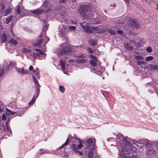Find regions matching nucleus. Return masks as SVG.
<instances>
[{
    "instance_id": "f257e3e1",
    "label": "nucleus",
    "mask_w": 158,
    "mask_h": 158,
    "mask_svg": "<svg viewBox=\"0 0 158 158\" xmlns=\"http://www.w3.org/2000/svg\"><path fill=\"white\" fill-rule=\"evenodd\" d=\"M116 144L122 148L120 154L122 158H129L127 155L131 152L134 153L136 151V148L133 147L132 145L123 135L118 136Z\"/></svg>"
},
{
    "instance_id": "f03ea898",
    "label": "nucleus",
    "mask_w": 158,
    "mask_h": 158,
    "mask_svg": "<svg viewBox=\"0 0 158 158\" xmlns=\"http://www.w3.org/2000/svg\"><path fill=\"white\" fill-rule=\"evenodd\" d=\"M87 7V6H84L81 7L79 10L80 15L85 18H89L93 17L94 14L91 11H88Z\"/></svg>"
},
{
    "instance_id": "7ed1b4c3",
    "label": "nucleus",
    "mask_w": 158,
    "mask_h": 158,
    "mask_svg": "<svg viewBox=\"0 0 158 158\" xmlns=\"http://www.w3.org/2000/svg\"><path fill=\"white\" fill-rule=\"evenodd\" d=\"M75 137L72 136H69L67 138L66 141L58 149V150H59L60 148H62L63 147H66L67 145L69 144V142L70 141V139L71 140L72 142L73 141V139H77L80 143L79 145H77V147H78V149H81L82 147V145L81 143L80 142V139L78 138L75 135H74Z\"/></svg>"
},
{
    "instance_id": "20e7f679",
    "label": "nucleus",
    "mask_w": 158,
    "mask_h": 158,
    "mask_svg": "<svg viewBox=\"0 0 158 158\" xmlns=\"http://www.w3.org/2000/svg\"><path fill=\"white\" fill-rule=\"evenodd\" d=\"M71 49L70 48L66 43L64 44L60 48L56 51L58 55H61L64 53L69 52L71 51Z\"/></svg>"
},
{
    "instance_id": "39448f33",
    "label": "nucleus",
    "mask_w": 158,
    "mask_h": 158,
    "mask_svg": "<svg viewBox=\"0 0 158 158\" xmlns=\"http://www.w3.org/2000/svg\"><path fill=\"white\" fill-rule=\"evenodd\" d=\"M49 39L45 35H41L39 39L34 44L35 46H40L42 43L46 44L49 40Z\"/></svg>"
},
{
    "instance_id": "423d86ee",
    "label": "nucleus",
    "mask_w": 158,
    "mask_h": 158,
    "mask_svg": "<svg viewBox=\"0 0 158 158\" xmlns=\"http://www.w3.org/2000/svg\"><path fill=\"white\" fill-rule=\"evenodd\" d=\"M41 87L40 85V84L38 85V86L36 85V97L35 96H34L33 99L32 100L29 102V105H32L34 103H35V98L37 97L39 95V93L40 92V88Z\"/></svg>"
},
{
    "instance_id": "0eeeda50",
    "label": "nucleus",
    "mask_w": 158,
    "mask_h": 158,
    "mask_svg": "<svg viewBox=\"0 0 158 158\" xmlns=\"http://www.w3.org/2000/svg\"><path fill=\"white\" fill-rule=\"evenodd\" d=\"M85 23H81V25L84 31L88 33H92L93 32V31L92 29V27L91 28L87 25H85Z\"/></svg>"
},
{
    "instance_id": "6e6552de",
    "label": "nucleus",
    "mask_w": 158,
    "mask_h": 158,
    "mask_svg": "<svg viewBox=\"0 0 158 158\" xmlns=\"http://www.w3.org/2000/svg\"><path fill=\"white\" fill-rule=\"evenodd\" d=\"M44 52L41 51V50L35 49L34 50V52L32 54L33 58L35 59L37 58V57H39L41 55H43Z\"/></svg>"
},
{
    "instance_id": "1a4fd4ad",
    "label": "nucleus",
    "mask_w": 158,
    "mask_h": 158,
    "mask_svg": "<svg viewBox=\"0 0 158 158\" xmlns=\"http://www.w3.org/2000/svg\"><path fill=\"white\" fill-rule=\"evenodd\" d=\"M129 25H130L132 28H136L138 29L139 27V25L137 22L135 20L132 19L129 20L128 22Z\"/></svg>"
},
{
    "instance_id": "9d476101",
    "label": "nucleus",
    "mask_w": 158,
    "mask_h": 158,
    "mask_svg": "<svg viewBox=\"0 0 158 158\" xmlns=\"http://www.w3.org/2000/svg\"><path fill=\"white\" fill-rule=\"evenodd\" d=\"M62 28V29L59 30L60 35L63 37V38L66 39L67 37L65 34V30L66 29V27L64 26H63Z\"/></svg>"
},
{
    "instance_id": "9b49d317",
    "label": "nucleus",
    "mask_w": 158,
    "mask_h": 158,
    "mask_svg": "<svg viewBox=\"0 0 158 158\" xmlns=\"http://www.w3.org/2000/svg\"><path fill=\"white\" fill-rule=\"evenodd\" d=\"M49 2L48 1H45L44 2L43 4V7L45 8L46 10H44V12L46 13L49 11L50 9L49 6Z\"/></svg>"
},
{
    "instance_id": "f8f14e48",
    "label": "nucleus",
    "mask_w": 158,
    "mask_h": 158,
    "mask_svg": "<svg viewBox=\"0 0 158 158\" xmlns=\"http://www.w3.org/2000/svg\"><path fill=\"white\" fill-rule=\"evenodd\" d=\"M146 154L148 155H153L156 154V151L152 148L147 149L146 148V151L145 152Z\"/></svg>"
},
{
    "instance_id": "ddd939ff",
    "label": "nucleus",
    "mask_w": 158,
    "mask_h": 158,
    "mask_svg": "<svg viewBox=\"0 0 158 158\" xmlns=\"http://www.w3.org/2000/svg\"><path fill=\"white\" fill-rule=\"evenodd\" d=\"M22 51L23 52L26 53L27 55V56H31L32 53L31 52V50L28 48H23L22 49Z\"/></svg>"
},
{
    "instance_id": "4468645a",
    "label": "nucleus",
    "mask_w": 158,
    "mask_h": 158,
    "mask_svg": "<svg viewBox=\"0 0 158 158\" xmlns=\"http://www.w3.org/2000/svg\"><path fill=\"white\" fill-rule=\"evenodd\" d=\"M93 142V140L90 139H88L87 141V143L85 148L88 149L90 146L92 144Z\"/></svg>"
},
{
    "instance_id": "2eb2a0df",
    "label": "nucleus",
    "mask_w": 158,
    "mask_h": 158,
    "mask_svg": "<svg viewBox=\"0 0 158 158\" xmlns=\"http://www.w3.org/2000/svg\"><path fill=\"white\" fill-rule=\"evenodd\" d=\"M43 12H44V10L42 9H38L32 11H31V13L39 15L42 14Z\"/></svg>"
},
{
    "instance_id": "dca6fc26",
    "label": "nucleus",
    "mask_w": 158,
    "mask_h": 158,
    "mask_svg": "<svg viewBox=\"0 0 158 158\" xmlns=\"http://www.w3.org/2000/svg\"><path fill=\"white\" fill-rule=\"evenodd\" d=\"M92 147L90 151L88 153V158H93V151L92 150L95 148V144L94 143L93 144Z\"/></svg>"
},
{
    "instance_id": "f3484780",
    "label": "nucleus",
    "mask_w": 158,
    "mask_h": 158,
    "mask_svg": "<svg viewBox=\"0 0 158 158\" xmlns=\"http://www.w3.org/2000/svg\"><path fill=\"white\" fill-rule=\"evenodd\" d=\"M72 151L74 152V153H77L78 152L77 148V147L76 145L73 144L71 146Z\"/></svg>"
},
{
    "instance_id": "a211bd4d",
    "label": "nucleus",
    "mask_w": 158,
    "mask_h": 158,
    "mask_svg": "<svg viewBox=\"0 0 158 158\" xmlns=\"http://www.w3.org/2000/svg\"><path fill=\"white\" fill-rule=\"evenodd\" d=\"M150 69L151 71L158 70V65H154L151 64L149 65Z\"/></svg>"
},
{
    "instance_id": "6ab92c4d",
    "label": "nucleus",
    "mask_w": 158,
    "mask_h": 158,
    "mask_svg": "<svg viewBox=\"0 0 158 158\" xmlns=\"http://www.w3.org/2000/svg\"><path fill=\"white\" fill-rule=\"evenodd\" d=\"M8 43L11 45L15 46L18 43V42L16 40L11 39L9 41Z\"/></svg>"
},
{
    "instance_id": "aec40b11",
    "label": "nucleus",
    "mask_w": 158,
    "mask_h": 158,
    "mask_svg": "<svg viewBox=\"0 0 158 158\" xmlns=\"http://www.w3.org/2000/svg\"><path fill=\"white\" fill-rule=\"evenodd\" d=\"M89 44L92 46H95L97 44V41L94 39H90L89 41Z\"/></svg>"
},
{
    "instance_id": "412c9836",
    "label": "nucleus",
    "mask_w": 158,
    "mask_h": 158,
    "mask_svg": "<svg viewBox=\"0 0 158 158\" xmlns=\"http://www.w3.org/2000/svg\"><path fill=\"white\" fill-rule=\"evenodd\" d=\"M60 65L61 66V69L64 70L65 68V62L63 60H61L60 62Z\"/></svg>"
},
{
    "instance_id": "4be33fe9",
    "label": "nucleus",
    "mask_w": 158,
    "mask_h": 158,
    "mask_svg": "<svg viewBox=\"0 0 158 158\" xmlns=\"http://www.w3.org/2000/svg\"><path fill=\"white\" fill-rule=\"evenodd\" d=\"M87 62V59L86 58L83 59H80L77 60V63L84 64Z\"/></svg>"
},
{
    "instance_id": "5701e85b",
    "label": "nucleus",
    "mask_w": 158,
    "mask_h": 158,
    "mask_svg": "<svg viewBox=\"0 0 158 158\" xmlns=\"http://www.w3.org/2000/svg\"><path fill=\"white\" fill-rule=\"evenodd\" d=\"M144 145L146 146V148H147V149H149V148H151L152 146V144L149 143L148 139H147V143H145Z\"/></svg>"
},
{
    "instance_id": "b1692460",
    "label": "nucleus",
    "mask_w": 158,
    "mask_h": 158,
    "mask_svg": "<svg viewBox=\"0 0 158 158\" xmlns=\"http://www.w3.org/2000/svg\"><path fill=\"white\" fill-rule=\"evenodd\" d=\"M92 30H93L95 33H99L100 32V29L98 27H92Z\"/></svg>"
},
{
    "instance_id": "393cba45",
    "label": "nucleus",
    "mask_w": 158,
    "mask_h": 158,
    "mask_svg": "<svg viewBox=\"0 0 158 158\" xmlns=\"http://www.w3.org/2000/svg\"><path fill=\"white\" fill-rule=\"evenodd\" d=\"M15 63L14 62H10L9 64V65L7 66H6V69H5V70L7 71V70L9 69V68L10 67H12V66H15Z\"/></svg>"
},
{
    "instance_id": "a878e982",
    "label": "nucleus",
    "mask_w": 158,
    "mask_h": 158,
    "mask_svg": "<svg viewBox=\"0 0 158 158\" xmlns=\"http://www.w3.org/2000/svg\"><path fill=\"white\" fill-rule=\"evenodd\" d=\"M11 10L10 8H8L7 9H6L4 12L3 13L4 14L3 15L4 16H5L9 14Z\"/></svg>"
},
{
    "instance_id": "bb28decb",
    "label": "nucleus",
    "mask_w": 158,
    "mask_h": 158,
    "mask_svg": "<svg viewBox=\"0 0 158 158\" xmlns=\"http://www.w3.org/2000/svg\"><path fill=\"white\" fill-rule=\"evenodd\" d=\"M147 139H141L139 140V141L138 142V143H140L142 145H144L145 143H147Z\"/></svg>"
},
{
    "instance_id": "cd10ccee",
    "label": "nucleus",
    "mask_w": 158,
    "mask_h": 158,
    "mask_svg": "<svg viewBox=\"0 0 158 158\" xmlns=\"http://www.w3.org/2000/svg\"><path fill=\"white\" fill-rule=\"evenodd\" d=\"M125 48L127 49L130 50H132L133 49V48L129 44H128L125 45Z\"/></svg>"
},
{
    "instance_id": "c85d7f7f",
    "label": "nucleus",
    "mask_w": 158,
    "mask_h": 158,
    "mask_svg": "<svg viewBox=\"0 0 158 158\" xmlns=\"http://www.w3.org/2000/svg\"><path fill=\"white\" fill-rule=\"evenodd\" d=\"M2 39V41L3 42H5L6 41L7 36L5 33L3 34Z\"/></svg>"
},
{
    "instance_id": "c756f323",
    "label": "nucleus",
    "mask_w": 158,
    "mask_h": 158,
    "mask_svg": "<svg viewBox=\"0 0 158 158\" xmlns=\"http://www.w3.org/2000/svg\"><path fill=\"white\" fill-rule=\"evenodd\" d=\"M13 16H10L6 19V24H8L12 19V18Z\"/></svg>"
},
{
    "instance_id": "7c9ffc66",
    "label": "nucleus",
    "mask_w": 158,
    "mask_h": 158,
    "mask_svg": "<svg viewBox=\"0 0 158 158\" xmlns=\"http://www.w3.org/2000/svg\"><path fill=\"white\" fill-rule=\"evenodd\" d=\"M20 6H17L15 8V12H16L18 14H19L20 12Z\"/></svg>"
},
{
    "instance_id": "2f4dec72",
    "label": "nucleus",
    "mask_w": 158,
    "mask_h": 158,
    "mask_svg": "<svg viewBox=\"0 0 158 158\" xmlns=\"http://www.w3.org/2000/svg\"><path fill=\"white\" fill-rule=\"evenodd\" d=\"M153 58H154L153 56H150L146 57L145 58V60L147 61H151L152 60Z\"/></svg>"
},
{
    "instance_id": "473e14b6",
    "label": "nucleus",
    "mask_w": 158,
    "mask_h": 158,
    "mask_svg": "<svg viewBox=\"0 0 158 158\" xmlns=\"http://www.w3.org/2000/svg\"><path fill=\"white\" fill-rule=\"evenodd\" d=\"M16 70L17 72L21 74H23V68L21 69H17L16 68Z\"/></svg>"
},
{
    "instance_id": "72a5a7b5",
    "label": "nucleus",
    "mask_w": 158,
    "mask_h": 158,
    "mask_svg": "<svg viewBox=\"0 0 158 158\" xmlns=\"http://www.w3.org/2000/svg\"><path fill=\"white\" fill-rule=\"evenodd\" d=\"M0 7L1 8L0 13L2 14L3 11L4 9V4H3L2 3V4L0 6Z\"/></svg>"
},
{
    "instance_id": "f704fd0d",
    "label": "nucleus",
    "mask_w": 158,
    "mask_h": 158,
    "mask_svg": "<svg viewBox=\"0 0 158 158\" xmlns=\"http://www.w3.org/2000/svg\"><path fill=\"white\" fill-rule=\"evenodd\" d=\"M59 90L62 93H64L65 90V88L63 86L59 87Z\"/></svg>"
},
{
    "instance_id": "c9c22d12",
    "label": "nucleus",
    "mask_w": 158,
    "mask_h": 158,
    "mask_svg": "<svg viewBox=\"0 0 158 158\" xmlns=\"http://www.w3.org/2000/svg\"><path fill=\"white\" fill-rule=\"evenodd\" d=\"M135 58L138 60H140L143 59V57L142 56L138 55L135 56Z\"/></svg>"
},
{
    "instance_id": "e433bc0d",
    "label": "nucleus",
    "mask_w": 158,
    "mask_h": 158,
    "mask_svg": "<svg viewBox=\"0 0 158 158\" xmlns=\"http://www.w3.org/2000/svg\"><path fill=\"white\" fill-rule=\"evenodd\" d=\"M110 34L111 35H114L115 34L116 31L113 29H110L109 31Z\"/></svg>"
},
{
    "instance_id": "4c0bfd02",
    "label": "nucleus",
    "mask_w": 158,
    "mask_h": 158,
    "mask_svg": "<svg viewBox=\"0 0 158 158\" xmlns=\"http://www.w3.org/2000/svg\"><path fill=\"white\" fill-rule=\"evenodd\" d=\"M4 68L0 69V77L2 76L4 73Z\"/></svg>"
},
{
    "instance_id": "58836bf2",
    "label": "nucleus",
    "mask_w": 158,
    "mask_h": 158,
    "mask_svg": "<svg viewBox=\"0 0 158 158\" xmlns=\"http://www.w3.org/2000/svg\"><path fill=\"white\" fill-rule=\"evenodd\" d=\"M0 130L2 131H6L5 126H4L3 124H2V126H0Z\"/></svg>"
},
{
    "instance_id": "ea45409f",
    "label": "nucleus",
    "mask_w": 158,
    "mask_h": 158,
    "mask_svg": "<svg viewBox=\"0 0 158 158\" xmlns=\"http://www.w3.org/2000/svg\"><path fill=\"white\" fill-rule=\"evenodd\" d=\"M90 64L94 66H95L96 64L95 61L93 60H91L90 62Z\"/></svg>"
},
{
    "instance_id": "a19ab883",
    "label": "nucleus",
    "mask_w": 158,
    "mask_h": 158,
    "mask_svg": "<svg viewBox=\"0 0 158 158\" xmlns=\"http://www.w3.org/2000/svg\"><path fill=\"white\" fill-rule=\"evenodd\" d=\"M144 64V62L143 60H140L138 61L137 62L136 64L138 65H139L140 64Z\"/></svg>"
},
{
    "instance_id": "79ce46f5",
    "label": "nucleus",
    "mask_w": 158,
    "mask_h": 158,
    "mask_svg": "<svg viewBox=\"0 0 158 158\" xmlns=\"http://www.w3.org/2000/svg\"><path fill=\"white\" fill-rule=\"evenodd\" d=\"M146 50L147 51L150 53L152 52V48L150 47H148L146 49Z\"/></svg>"
},
{
    "instance_id": "37998d69",
    "label": "nucleus",
    "mask_w": 158,
    "mask_h": 158,
    "mask_svg": "<svg viewBox=\"0 0 158 158\" xmlns=\"http://www.w3.org/2000/svg\"><path fill=\"white\" fill-rule=\"evenodd\" d=\"M69 28L70 30H74L76 29V27L70 26L69 27Z\"/></svg>"
},
{
    "instance_id": "c03bdc74",
    "label": "nucleus",
    "mask_w": 158,
    "mask_h": 158,
    "mask_svg": "<svg viewBox=\"0 0 158 158\" xmlns=\"http://www.w3.org/2000/svg\"><path fill=\"white\" fill-rule=\"evenodd\" d=\"M43 31L44 32L45 31L47 30V25H45L43 28Z\"/></svg>"
},
{
    "instance_id": "a18cd8bd",
    "label": "nucleus",
    "mask_w": 158,
    "mask_h": 158,
    "mask_svg": "<svg viewBox=\"0 0 158 158\" xmlns=\"http://www.w3.org/2000/svg\"><path fill=\"white\" fill-rule=\"evenodd\" d=\"M8 122H6V123H5V126L6 127V129L7 131L9 132V131H10V132L11 130H9V127L8 126Z\"/></svg>"
},
{
    "instance_id": "49530a36",
    "label": "nucleus",
    "mask_w": 158,
    "mask_h": 158,
    "mask_svg": "<svg viewBox=\"0 0 158 158\" xmlns=\"http://www.w3.org/2000/svg\"><path fill=\"white\" fill-rule=\"evenodd\" d=\"M90 56L92 59H94V60H95L96 61H97L96 57H95L93 55L91 54Z\"/></svg>"
},
{
    "instance_id": "de8ad7c7",
    "label": "nucleus",
    "mask_w": 158,
    "mask_h": 158,
    "mask_svg": "<svg viewBox=\"0 0 158 158\" xmlns=\"http://www.w3.org/2000/svg\"><path fill=\"white\" fill-rule=\"evenodd\" d=\"M2 119L4 121H5L6 119V117L4 114H2Z\"/></svg>"
},
{
    "instance_id": "09e8293b",
    "label": "nucleus",
    "mask_w": 158,
    "mask_h": 158,
    "mask_svg": "<svg viewBox=\"0 0 158 158\" xmlns=\"http://www.w3.org/2000/svg\"><path fill=\"white\" fill-rule=\"evenodd\" d=\"M117 32L120 34H122L123 33V31L120 30H117Z\"/></svg>"
},
{
    "instance_id": "8fccbe9b",
    "label": "nucleus",
    "mask_w": 158,
    "mask_h": 158,
    "mask_svg": "<svg viewBox=\"0 0 158 158\" xmlns=\"http://www.w3.org/2000/svg\"><path fill=\"white\" fill-rule=\"evenodd\" d=\"M136 145L138 147H139V148H142L143 146L142 145H141V144L138 143H137V144H136Z\"/></svg>"
},
{
    "instance_id": "3c124183",
    "label": "nucleus",
    "mask_w": 158,
    "mask_h": 158,
    "mask_svg": "<svg viewBox=\"0 0 158 158\" xmlns=\"http://www.w3.org/2000/svg\"><path fill=\"white\" fill-rule=\"evenodd\" d=\"M4 110V109L3 107L2 106H0V114L1 113L2 114V112H3Z\"/></svg>"
},
{
    "instance_id": "603ef678",
    "label": "nucleus",
    "mask_w": 158,
    "mask_h": 158,
    "mask_svg": "<svg viewBox=\"0 0 158 158\" xmlns=\"http://www.w3.org/2000/svg\"><path fill=\"white\" fill-rule=\"evenodd\" d=\"M40 151H43V149H40ZM44 153H46L47 151H42V152H40L39 153L41 155H42Z\"/></svg>"
},
{
    "instance_id": "864d4df0",
    "label": "nucleus",
    "mask_w": 158,
    "mask_h": 158,
    "mask_svg": "<svg viewBox=\"0 0 158 158\" xmlns=\"http://www.w3.org/2000/svg\"><path fill=\"white\" fill-rule=\"evenodd\" d=\"M87 50L88 51V52L89 53H93V51L92 49L91 48H87Z\"/></svg>"
},
{
    "instance_id": "5fc2aeb1",
    "label": "nucleus",
    "mask_w": 158,
    "mask_h": 158,
    "mask_svg": "<svg viewBox=\"0 0 158 158\" xmlns=\"http://www.w3.org/2000/svg\"><path fill=\"white\" fill-rule=\"evenodd\" d=\"M7 111L8 112L10 113V114H12V115H13L14 114V113H15V112H13L12 111H11L9 109H6Z\"/></svg>"
},
{
    "instance_id": "6e6d98bb",
    "label": "nucleus",
    "mask_w": 158,
    "mask_h": 158,
    "mask_svg": "<svg viewBox=\"0 0 158 158\" xmlns=\"http://www.w3.org/2000/svg\"><path fill=\"white\" fill-rule=\"evenodd\" d=\"M76 154H78L80 156H81V155H83L82 153L80 151H78V152H77V153H76Z\"/></svg>"
},
{
    "instance_id": "4d7b16f0",
    "label": "nucleus",
    "mask_w": 158,
    "mask_h": 158,
    "mask_svg": "<svg viewBox=\"0 0 158 158\" xmlns=\"http://www.w3.org/2000/svg\"><path fill=\"white\" fill-rule=\"evenodd\" d=\"M78 57L80 58H85V54H82L78 56Z\"/></svg>"
},
{
    "instance_id": "13d9d810",
    "label": "nucleus",
    "mask_w": 158,
    "mask_h": 158,
    "mask_svg": "<svg viewBox=\"0 0 158 158\" xmlns=\"http://www.w3.org/2000/svg\"><path fill=\"white\" fill-rule=\"evenodd\" d=\"M28 73V72L27 70H24L23 69V74H26Z\"/></svg>"
},
{
    "instance_id": "bf43d9fd",
    "label": "nucleus",
    "mask_w": 158,
    "mask_h": 158,
    "mask_svg": "<svg viewBox=\"0 0 158 158\" xmlns=\"http://www.w3.org/2000/svg\"><path fill=\"white\" fill-rule=\"evenodd\" d=\"M66 1V0H59V2L60 3H64Z\"/></svg>"
},
{
    "instance_id": "052dcab7",
    "label": "nucleus",
    "mask_w": 158,
    "mask_h": 158,
    "mask_svg": "<svg viewBox=\"0 0 158 158\" xmlns=\"http://www.w3.org/2000/svg\"><path fill=\"white\" fill-rule=\"evenodd\" d=\"M155 145L156 147L157 148L158 150V142L156 141V142H155Z\"/></svg>"
},
{
    "instance_id": "680f3d73",
    "label": "nucleus",
    "mask_w": 158,
    "mask_h": 158,
    "mask_svg": "<svg viewBox=\"0 0 158 158\" xmlns=\"http://www.w3.org/2000/svg\"><path fill=\"white\" fill-rule=\"evenodd\" d=\"M33 67L32 66H30L29 68V69L30 70H33Z\"/></svg>"
},
{
    "instance_id": "e2e57ef3",
    "label": "nucleus",
    "mask_w": 158,
    "mask_h": 158,
    "mask_svg": "<svg viewBox=\"0 0 158 158\" xmlns=\"http://www.w3.org/2000/svg\"><path fill=\"white\" fill-rule=\"evenodd\" d=\"M114 139L112 138V137H111L110 138H108L107 139V140L108 141H110V140H112L113 139Z\"/></svg>"
},
{
    "instance_id": "0e129e2a",
    "label": "nucleus",
    "mask_w": 158,
    "mask_h": 158,
    "mask_svg": "<svg viewBox=\"0 0 158 158\" xmlns=\"http://www.w3.org/2000/svg\"><path fill=\"white\" fill-rule=\"evenodd\" d=\"M132 141H133V143H134V144H137V143L138 142V141H137L135 140H132Z\"/></svg>"
},
{
    "instance_id": "69168bd1",
    "label": "nucleus",
    "mask_w": 158,
    "mask_h": 158,
    "mask_svg": "<svg viewBox=\"0 0 158 158\" xmlns=\"http://www.w3.org/2000/svg\"><path fill=\"white\" fill-rule=\"evenodd\" d=\"M35 84H36V85L38 86V85L39 84L38 81L36 80L35 81Z\"/></svg>"
},
{
    "instance_id": "338daca9",
    "label": "nucleus",
    "mask_w": 158,
    "mask_h": 158,
    "mask_svg": "<svg viewBox=\"0 0 158 158\" xmlns=\"http://www.w3.org/2000/svg\"><path fill=\"white\" fill-rule=\"evenodd\" d=\"M85 46L84 44H82L81 45L78 46V47L80 48H82L84 47V46Z\"/></svg>"
},
{
    "instance_id": "774afa93",
    "label": "nucleus",
    "mask_w": 158,
    "mask_h": 158,
    "mask_svg": "<svg viewBox=\"0 0 158 158\" xmlns=\"http://www.w3.org/2000/svg\"><path fill=\"white\" fill-rule=\"evenodd\" d=\"M126 2L129 3H130L129 0H125Z\"/></svg>"
}]
</instances>
